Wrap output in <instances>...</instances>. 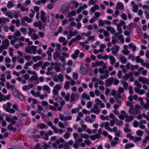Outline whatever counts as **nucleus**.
Instances as JSON below:
<instances>
[{"label": "nucleus", "instance_id": "a878e982", "mask_svg": "<svg viewBox=\"0 0 149 149\" xmlns=\"http://www.w3.org/2000/svg\"><path fill=\"white\" fill-rule=\"evenodd\" d=\"M28 34L29 36H31L32 34L36 32V31L33 29L31 28H28Z\"/></svg>", "mask_w": 149, "mask_h": 149}, {"label": "nucleus", "instance_id": "c85d7f7f", "mask_svg": "<svg viewBox=\"0 0 149 149\" xmlns=\"http://www.w3.org/2000/svg\"><path fill=\"white\" fill-rule=\"evenodd\" d=\"M41 59V58L39 56H33L32 57V59L33 61L36 62L38 61H40Z\"/></svg>", "mask_w": 149, "mask_h": 149}, {"label": "nucleus", "instance_id": "58836bf2", "mask_svg": "<svg viewBox=\"0 0 149 149\" xmlns=\"http://www.w3.org/2000/svg\"><path fill=\"white\" fill-rule=\"evenodd\" d=\"M126 118L125 120V121L126 122H129L131 121H132L134 119L133 116H131L128 117L127 116V117Z\"/></svg>", "mask_w": 149, "mask_h": 149}, {"label": "nucleus", "instance_id": "4be33fe9", "mask_svg": "<svg viewBox=\"0 0 149 149\" xmlns=\"http://www.w3.org/2000/svg\"><path fill=\"white\" fill-rule=\"evenodd\" d=\"M109 60L110 61V63L111 65H113L116 61V59L112 56H110Z\"/></svg>", "mask_w": 149, "mask_h": 149}, {"label": "nucleus", "instance_id": "49530a36", "mask_svg": "<svg viewBox=\"0 0 149 149\" xmlns=\"http://www.w3.org/2000/svg\"><path fill=\"white\" fill-rule=\"evenodd\" d=\"M70 82L68 81H66L64 85V88L67 90L68 89L70 88Z\"/></svg>", "mask_w": 149, "mask_h": 149}, {"label": "nucleus", "instance_id": "f8f14e48", "mask_svg": "<svg viewBox=\"0 0 149 149\" xmlns=\"http://www.w3.org/2000/svg\"><path fill=\"white\" fill-rule=\"evenodd\" d=\"M10 45L9 41L7 39H5L2 41V44L1 45L5 49H6Z\"/></svg>", "mask_w": 149, "mask_h": 149}, {"label": "nucleus", "instance_id": "c9c22d12", "mask_svg": "<svg viewBox=\"0 0 149 149\" xmlns=\"http://www.w3.org/2000/svg\"><path fill=\"white\" fill-rule=\"evenodd\" d=\"M100 138L99 135L97 134L90 136V138L92 140H95L97 139H98Z\"/></svg>", "mask_w": 149, "mask_h": 149}, {"label": "nucleus", "instance_id": "ea45409f", "mask_svg": "<svg viewBox=\"0 0 149 149\" xmlns=\"http://www.w3.org/2000/svg\"><path fill=\"white\" fill-rule=\"evenodd\" d=\"M70 34L68 35V37L71 38L72 36H74L76 35L78 33V32L76 30H74L73 32H70Z\"/></svg>", "mask_w": 149, "mask_h": 149}, {"label": "nucleus", "instance_id": "052dcab7", "mask_svg": "<svg viewBox=\"0 0 149 149\" xmlns=\"http://www.w3.org/2000/svg\"><path fill=\"white\" fill-rule=\"evenodd\" d=\"M59 118L62 121H65V116L61 113H60L59 115Z\"/></svg>", "mask_w": 149, "mask_h": 149}, {"label": "nucleus", "instance_id": "72a5a7b5", "mask_svg": "<svg viewBox=\"0 0 149 149\" xmlns=\"http://www.w3.org/2000/svg\"><path fill=\"white\" fill-rule=\"evenodd\" d=\"M4 14L10 19H12L13 17V13L12 12H7L4 13Z\"/></svg>", "mask_w": 149, "mask_h": 149}, {"label": "nucleus", "instance_id": "e433bc0d", "mask_svg": "<svg viewBox=\"0 0 149 149\" xmlns=\"http://www.w3.org/2000/svg\"><path fill=\"white\" fill-rule=\"evenodd\" d=\"M85 120L86 122L91 123H92L94 122V120L91 118L89 116H86L85 117Z\"/></svg>", "mask_w": 149, "mask_h": 149}, {"label": "nucleus", "instance_id": "2eb2a0df", "mask_svg": "<svg viewBox=\"0 0 149 149\" xmlns=\"http://www.w3.org/2000/svg\"><path fill=\"white\" fill-rule=\"evenodd\" d=\"M42 90L43 91L46 92L48 94L51 93V88L47 85H45L42 86Z\"/></svg>", "mask_w": 149, "mask_h": 149}, {"label": "nucleus", "instance_id": "a19ab883", "mask_svg": "<svg viewBox=\"0 0 149 149\" xmlns=\"http://www.w3.org/2000/svg\"><path fill=\"white\" fill-rule=\"evenodd\" d=\"M132 76L131 74H126L123 77V78L125 80H127Z\"/></svg>", "mask_w": 149, "mask_h": 149}, {"label": "nucleus", "instance_id": "e2e57ef3", "mask_svg": "<svg viewBox=\"0 0 149 149\" xmlns=\"http://www.w3.org/2000/svg\"><path fill=\"white\" fill-rule=\"evenodd\" d=\"M68 24V20L66 19H64L61 22L62 25L63 26H65L66 24Z\"/></svg>", "mask_w": 149, "mask_h": 149}, {"label": "nucleus", "instance_id": "6e6d98bb", "mask_svg": "<svg viewBox=\"0 0 149 149\" xmlns=\"http://www.w3.org/2000/svg\"><path fill=\"white\" fill-rule=\"evenodd\" d=\"M30 11L31 13L29 14V16L31 18H32L34 16L35 12L34 10L32 9H31L30 10Z\"/></svg>", "mask_w": 149, "mask_h": 149}, {"label": "nucleus", "instance_id": "0e129e2a", "mask_svg": "<svg viewBox=\"0 0 149 149\" xmlns=\"http://www.w3.org/2000/svg\"><path fill=\"white\" fill-rule=\"evenodd\" d=\"M38 79V77L36 75H34L31 77L30 79L31 81L33 80H37Z\"/></svg>", "mask_w": 149, "mask_h": 149}, {"label": "nucleus", "instance_id": "7ed1b4c3", "mask_svg": "<svg viewBox=\"0 0 149 149\" xmlns=\"http://www.w3.org/2000/svg\"><path fill=\"white\" fill-rule=\"evenodd\" d=\"M62 84H57L54 86L52 90L53 94L57 95L60 90L62 88Z\"/></svg>", "mask_w": 149, "mask_h": 149}, {"label": "nucleus", "instance_id": "774afa93", "mask_svg": "<svg viewBox=\"0 0 149 149\" xmlns=\"http://www.w3.org/2000/svg\"><path fill=\"white\" fill-rule=\"evenodd\" d=\"M122 133V132L120 130H118L115 133V135L116 136L119 137L120 136L121 134Z\"/></svg>", "mask_w": 149, "mask_h": 149}, {"label": "nucleus", "instance_id": "f3484780", "mask_svg": "<svg viewBox=\"0 0 149 149\" xmlns=\"http://www.w3.org/2000/svg\"><path fill=\"white\" fill-rule=\"evenodd\" d=\"M21 21H22V23L21 24L22 25H23V22L24 21H26L27 22L29 23H30L31 22L32 20L29 17H28L27 16H25L23 17V18L21 19Z\"/></svg>", "mask_w": 149, "mask_h": 149}, {"label": "nucleus", "instance_id": "79ce46f5", "mask_svg": "<svg viewBox=\"0 0 149 149\" xmlns=\"http://www.w3.org/2000/svg\"><path fill=\"white\" fill-rule=\"evenodd\" d=\"M31 38L33 40L38 39L39 38V36L38 35L35 33L32 34V36H30Z\"/></svg>", "mask_w": 149, "mask_h": 149}, {"label": "nucleus", "instance_id": "cd10ccee", "mask_svg": "<svg viewBox=\"0 0 149 149\" xmlns=\"http://www.w3.org/2000/svg\"><path fill=\"white\" fill-rule=\"evenodd\" d=\"M21 33L19 31H16L14 34V38H17V37H19L21 36Z\"/></svg>", "mask_w": 149, "mask_h": 149}, {"label": "nucleus", "instance_id": "0eeeda50", "mask_svg": "<svg viewBox=\"0 0 149 149\" xmlns=\"http://www.w3.org/2000/svg\"><path fill=\"white\" fill-rule=\"evenodd\" d=\"M116 56L122 64H125L127 62V59L124 56L120 54H118Z\"/></svg>", "mask_w": 149, "mask_h": 149}, {"label": "nucleus", "instance_id": "4c0bfd02", "mask_svg": "<svg viewBox=\"0 0 149 149\" xmlns=\"http://www.w3.org/2000/svg\"><path fill=\"white\" fill-rule=\"evenodd\" d=\"M134 146V144L133 143H127L125 146V149H129V148H132Z\"/></svg>", "mask_w": 149, "mask_h": 149}, {"label": "nucleus", "instance_id": "1a4fd4ad", "mask_svg": "<svg viewBox=\"0 0 149 149\" xmlns=\"http://www.w3.org/2000/svg\"><path fill=\"white\" fill-rule=\"evenodd\" d=\"M91 111L92 113H94L96 114H98L100 113V110L99 109L98 106L94 105L93 107L91 109Z\"/></svg>", "mask_w": 149, "mask_h": 149}, {"label": "nucleus", "instance_id": "2f4dec72", "mask_svg": "<svg viewBox=\"0 0 149 149\" xmlns=\"http://www.w3.org/2000/svg\"><path fill=\"white\" fill-rule=\"evenodd\" d=\"M70 4L74 5L76 8H77L79 5V3L76 1L75 0L71 1L70 2Z\"/></svg>", "mask_w": 149, "mask_h": 149}, {"label": "nucleus", "instance_id": "20e7f679", "mask_svg": "<svg viewBox=\"0 0 149 149\" xmlns=\"http://www.w3.org/2000/svg\"><path fill=\"white\" fill-rule=\"evenodd\" d=\"M64 76L61 74H59L58 75L57 74L55 75L53 78L54 81L56 82L60 81L61 82L63 81Z\"/></svg>", "mask_w": 149, "mask_h": 149}, {"label": "nucleus", "instance_id": "5701e85b", "mask_svg": "<svg viewBox=\"0 0 149 149\" xmlns=\"http://www.w3.org/2000/svg\"><path fill=\"white\" fill-rule=\"evenodd\" d=\"M43 62L42 61H39L37 63L34 64L33 66V68L34 69H36L38 67L41 66Z\"/></svg>", "mask_w": 149, "mask_h": 149}, {"label": "nucleus", "instance_id": "dca6fc26", "mask_svg": "<svg viewBox=\"0 0 149 149\" xmlns=\"http://www.w3.org/2000/svg\"><path fill=\"white\" fill-rule=\"evenodd\" d=\"M6 85L7 88L8 89H10V90H14L15 89V86L13 85L10 84L8 82H6Z\"/></svg>", "mask_w": 149, "mask_h": 149}, {"label": "nucleus", "instance_id": "9d476101", "mask_svg": "<svg viewBox=\"0 0 149 149\" xmlns=\"http://www.w3.org/2000/svg\"><path fill=\"white\" fill-rule=\"evenodd\" d=\"M138 79L139 81L143 84H146L148 85L149 84V79H148L140 77H139Z\"/></svg>", "mask_w": 149, "mask_h": 149}, {"label": "nucleus", "instance_id": "f257e3e1", "mask_svg": "<svg viewBox=\"0 0 149 149\" xmlns=\"http://www.w3.org/2000/svg\"><path fill=\"white\" fill-rule=\"evenodd\" d=\"M12 105V104L11 103L8 102L3 105V108L6 111L10 113H14L15 112V111L13 109L10 108Z\"/></svg>", "mask_w": 149, "mask_h": 149}, {"label": "nucleus", "instance_id": "423d86ee", "mask_svg": "<svg viewBox=\"0 0 149 149\" xmlns=\"http://www.w3.org/2000/svg\"><path fill=\"white\" fill-rule=\"evenodd\" d=\"M100 126L101 128L104 127L106 130L111 132H112V129L109 127V124L107 122L102 123L100 124Z\"/></svg>", "mask_w": 149, "mask_h": 149}, {"label": "nucleus", "instance_id": "412c9836", "mask_svg": "<svg viewBox=\"0 0 149 149\" xmlns=\"http://www.w3.org/2000/svg\"><path fill=\"white\" fill-rule=\"evenodd\" d=\"M109 77V73L108 71L106 72L104 75H101L100 76V79L102 80L106 79Z\"/></svg>", "mask_w": 149, "mask_h": 149}, {"label": "nucleus", "instance_id": "4468645a", "mask_svg": "<svg viewBox=\"0 0 149 149\" xmlns=\"http://www.w3.org/2000/svg\"><path fill=\"white\" fill-rule=\"evenodd\" d=\"M70 56L69 55L66 53H63L62 56H61V61L62 62H65V58H68Z\"/></svg>", "mask_w": 149, "mask_h": 149}, {"label": "nucleus", "instance_id": "338daca9", "mask_svg": "<svg viewBox=\"0 0 149 149\" xmlns=\"http://www.w3.org/2000/svg\"><path fill=\"white\" fill-rule=\"evenodd\" d=\"M114 78L113 77H111L109 78L106 81L107 82L109 83V84H111L113 81Z\"/></svg>", "mask_w": 149, "mask_h": 149}, {"label": "nucleus", "instance_id": "37998d69", "mask_svg": "<svg viewBox=\"0 0 149 149\" xmlns=\"http://www.w3.org/2000/svg\"><path fill=\"white\" fill-rule=\"evenodd\" d=\"M0 81H6L5 75L4 73H2L0 75Z\"/></svg>", "mask_w": 149, "mask_h": 149}, {"label": "nucleus", "instance_id": "9b49d317", "mask_svg": "<svg viewBox=\"0 0 149 149\" xmlns=\"http://www.w3.org/2000/svg\"><path fill=\"white\" fill-rule=\"evenodd\" d=\"M119 50V47L118 46L116 45L114 47L111 48L112 53L116 56L117 55L118 52Z\"/></svg>", "mask_w": 149, "mask_h": 149}, {"label": "nucleus", "instance_id": "a211bd4d", "mask_svg": "<svg viewBox=\"0 0 149 149\" xmlns=\"http://www.w3.org/2000/svg\"><path fill=\"white\" fill-rule=\"evenodd\" d=\"M98 9V6L97 5H95L94 6L91 7L90 10V14L92 15L93 13L95 11L96 9Z\"/></svg>", "mask_w": 149, "mask_h": 149}, {"label": "nucleus", "instance_id": "ddd939ff", "mask_svg": "<svg viewBox=\"0 0 149 149\" xmlns=\"http://www.w3.org/2000/svg\"><path fill=\"white\" fill-rule=\"evenodd\" d=\"M54 59L56 61H58L60 60H61V56L60 54L58 52H55L53 54Z\"/></svg>", "mask_w": 149, "mask_h": 149}, {"label": "nucleus", "instance_id": "603ef678", "mask_svg": "<svg viewBox=\"0 0 149 149\" xmlns=\"http://www.w3.org/2000/svg\"><path fill=\"white\" fill-rule=\"evenodd\" d=\"M49 65V63L48 62H46L44 63V64L42 66V68L43 69H46L47 66H48Z\"/></svg>", "mask_w": 149, "mask_h": 149}, {"label": "nucleus", "instance_id": "09e8293b", "mask_svg": "<svg viewBox=\"0 0 149 149\" xmlns=\"http://www.w3.org/2000/svg\"><path fill=\"white\" fill-rule=\"evenodd\" d=\"M121 83L123 84L124 88L126 89L128 86V83L127 82L125 81L124 80H122L121 81Z\"/></svg>", "mask_w": 149, "mask_h": 149}, {"label": "nucleus", "instance_id": "f704fd0d", "mask_svg": "<svg viewBox=\"0 0 149 149\" xmlns=\"http://www.w3.org/2000/svg\"><path fill=\"white\" fill-rule=\"evenodd\" d=\"M38 127L41 129H47V126L44 123H40L38 124Z\"/></svg>", "mask_w": 149, "mask_h": 149}, {"label": "nucleus", "instance_id": "b1692460", "mask_svg": "<svg viewBox=\"0 0 149 149\" xmlns=\"http://www.w3.org/2000/svg\"><path fill=\"white\" fill-rule=\"evenodd\" d=\"M33 64V62L31 61L29 62H26V63L25 65L24 66V68L26 70H27L28 69V66H30L32 65Z\"/></svg>", "mask_w": 149, "mask_h": 149}, {"label": "nucleus", "instance_id": "3c124183", "mask_svg": "<svg viewBox=\"0 0 149 149\" xmlns=\"http://www.w3.org/2000/svg\"><path fill=\"white\" fill-rule=\"evenodd\" d=\"M136 61L138 63L139 62L140 63H142L144 62V60L142 59H141L140 56H136Z\"/></svg>", "mask_w": 149, "mask_h": 149}, {"label": "nucleus", "instance_id": "8fccbe9b", "mask_svg": "<svg viewBox=\"0 0 149 149\" xmlns=\"http://www.w3.org/2000/svg\"><path fill=\"white\" fill-rule=\"evenodd\" d=\"M139 7L137 4H135L133 6V10L135 13H136L138 10Z\"/></svg>", "mask_w": 149, "mask_h": 149}, {"label": "nucleus", "instance_id": "393cba45", "mask_svg": "<svg viewBox=\"0 0 149 149\" xmlns=\"http://www.w3.org/2000/svg\"><path fill=\"white\" fill-rule=\"evenodd\" d=\"M10 97L11 95H8L5 96L3 94L2 101H6L7 100H9L10 99Z\"/></svg>", "mask_w": 149, "mask_h": 149}, {"label": "nucleus", "instance_id": "f03ea898", "mask_svg": "<svg viewBox=\"0 0 149 149\" xmlns=\"http://www.w3.org/2000/svg\"><path fill=\"white\" fill-rule=\"evenodd\" d=\"M37 46H28L26 47L25 52L30 54H35L37 53Z\"/></svg>", "mask_w": 149, "mask_h": 149}, {"label": "nucleus", "instance_id": "c756f323", "mask_svg": "<svg viewBox=\"0 0 149 149\" xmlns=\"http://www.w3.org/2000/svg\"><path fill=\"white\" fill-rule=\"evenodd\" d=\"M54 132L55 133H57L59 132L60 134H62L64 132V131L63 129H58V128L56 127L54 130Z\"/></svg>", "mask_w": 149, "mask_h": 149}, {"label": "nucleus", "instance_id": "a18cd8bd", "mask_svg": "<svg viewBox=\"0 0 149 149\" xmlns=\"http://www.w3.org/2000/svg\"><path fill=\"white\" fill-rule=\"evenodd\" d=\"M5 73L7 74L6 76V79H10L11 77V71H7L5 72Z\"/></svg>", "mask_w": 149, "mask_h": 149}, {"label": "nucleus", "instance_id": "13d9d810", "mask_svg": "<svg viewBox=\"0 0 149 149\" xmlns=\"http://www.w3.org/2000/svg\"><path fill=\"white\" fill-rule=\"evenodd\" d=\"M65 141L64 139L62 138H60L59 139H57L56 141V144H59L60 142L61 143H63Z\"/></svg>", "mask_w": 149, "mask_h": 149}, {"label": "nucleus", "instance_id": "680f3d73", "mask_svg": "<svg viewBox=\"0 0 149 149\" xmlns=\"http://www.w3.org/2000/svg\"><path fill=\"white\" fill-rule=\"evenodd\" d=\"M84 9L82 6H80L77 9L76 12L77 13L79 14L81 13L82 10H84Z\"/></svg>", "mask_w": 149, "mask_h": 149}, {"label": "nucleus", "instance_id": "bf43d9fd", "mask_svg": "<svg viewBox=\"0 0 149 149\" xmlns=\"http://www.w3.org/2000/svg\"><path fill=\"white\" fill-rule=\"evenodd\" d=\"M47 124L49 126L51 127L52 128L53 130V131L56 127L55 126H54L53 125V124L52 123L51 121L48 122H47Z\"/></svg>", "mask_w": 149, "mask_h": 149}, {"label": "nucleus", "instance_id": "bb28decb", "mask_svg": "<svg viewBox=\"0 0 149 149\" xmlns=\"http://www.w3.org/2000/svg\"><path fill=\"white\" fill-rule=\"evenodd\" d=\"M117 8L119 10L123 9L124 6L123 4L121 2H119L117 4Z\"/></svg>", "mask_w": 149, "mask_h": 149}, {"label": "nucleus", "instance_id": "6ab92c4d", "mask_svg": "<svg viewBox=\"0 0 149 149\" xmlns=\"http://www.w3.org/2000/svg\"><path fill=\"white\" fill-rule=\"evenodd\" d=\"M106 29L107 31L110 32L111 34H113L115 32V29L111 26H107L106 27Z\"/></svg>", "mask_w": 149, "mask_h": 149}, {"label": "nucleus", "instance_id": "69168bd1", "mask_svg": "<svg viewBox=\"0 0 149 149\" xmlns=\"http://www.w3.org/2000/svg\"><path fill=\"white\" fill-rule=\"evenodd\" d=\"M75 94L73 93H72L70 96V102H72L74 101L75 100Z\"/></svg>", "mask_w": 149, "mask_h": 149}, {"label": "nucleus", "instance_id": "39448f33", "mask_svg": "<svg viewBox=\"0 0 149 149\" xmlns=\"http://www.w3.org/2000/svg\"><path fill=\"white\" fill-rule=\"evenodd\" d=\"M6 119L8 122H10L12 125H14L16 123L15 120H17L18 118L15 116H13V118H12L10 116H6Z\"/></svg>", "mask_w": 149, "mask_h": 149}, {"label": "nucleus", "instance_id": "4d7b16f0", "mask_svg": "<svg viewBox=\"0 0 149 149\" xmlns=\"http://www.w3.org/2000/svg\"><path fill=\"white\" fill-rule=\"evenodd\" d=\"M106 47V45L104 44H102L100 45V48L99 49V52H102L104 50L103 49L105 48Z\"/></svg>", "mask_w": 149, "mask_h": 149}, {"label": "nucleus", "instance_id": "7c9ffc66", "mask_svg": "<svg viewBox=\"0 0 149 149\" xmlns=\"http://www.w3.org/2000/svg\"><path fill=\"white\" fill-rule=\"evenodd\" d=\"M129 47L130 49H132L133 51H135L136 50V46L132 43H130L129 44Z\"/></svg>", "mask_w": 149, "mask_h": 149}, {"label": "nucleus", "instance_id": "aec40b11", "mask_svg": "<svg viewBox=\"0 0 149 149\" xmlns=\"http://www.w3.org/2000/svg\"><path fill=\"white\" fill-rule=\"evenodd\" d=\"M41 14L40 15V18L42 20L43 22H45L46 21V17L45 16V13L42 10L41 11Z\"/></svg>", "mask_w": 149, "mask_h": 149}, {"label": "nucleus", "instance_id": "864d4df0", "mask_svg": "<svg viewBox=\"0 0 149 149\" xmlns=\"http://www.w3.org/2000/svg\"><path fill=\"white\" fill-rule=\"evenodd\" d=\"M8 129L10 130H12L13 131L15 132L16 131V129L15 128H13L11 125L10 124L8 126Z\"/></svg>", "mask_w": 149, "mask_h": 149}, {"label": "nucleus", "instance_id": "6e6552de", "mask_svg": "<svg viewBox=\"0 0 149 149\" xmlns=\"http://www.w3.org/2000/svg\"><path fill=\"white\" fill-rule=\"evenodd\" d=\"M69 8L70 7L68 5H63L61 8L60 11L62 13H65L68 11Z\"/></svg>", "mask_w": 149, "mask_h": 149}, {"label": "nucleus", "instance_id": "de8ad7c7", "mask_svg": "<svg viewBox=\"0 0 149 149\" xmlns=\"http://www.w3.org/2000/svg\"><path fill=\"white\" fill-rule=\"evenodd\" d=\"M118 121V119H115L111 120L110 122V125L111 127H113L114 125V123H116Z\"/></svg>", "mask_w": 149, "mask_h": 149}, {"label": "nucleus", "instance_id": "473e14b6", "mask_svg": "<svg viewBox=\"0 0 149 149\" xmlns=\"http://www.w3.org/2000/svg\"><path fill=\"white\" fill-rule=\"evenodd\" d=\"M80 135L81 138L86 139H88L90 137V136L86 134L80 133Z\"/></svg>", "mask_w": 149, "mask_h": 149}, {"label": "nucleus", "instance_id": "5fc2aeb1", "mask_svg": "<svg viewBox=\"0 0 149 149\" xmlns=\"http://www.w3.org/2000/svg\"><path fill=\"white\" fill-rule=\"evenodd\" d=\"M136 134L137 135L141 136L143 135V132L142 130H139L137 131Z\"/></svg>", "mask_w": 149, "mask_h": 149}, {"label": "nucleus", "instance_id": "c03bdc74", "mask_svg": "<svg viewBox=\"0 0 149 149\" xmlns=\"http://www.w3.org/2000/svg\"><path fill=\"white\" fill-rule=\"evenodd\" d=\"M82 97L83 98H85L87 100H89L91 98L88 95H87L86 93H83L82 95Z\"/></svg>", "mask_w": 149, "mask_h": 149}]
</instances>
